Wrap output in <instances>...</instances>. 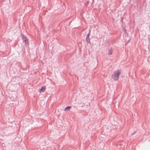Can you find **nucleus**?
I'll return each instance as SVG.
<instances>
[{"instance_id": "1", "label": "nucleus", "mask_w": 150, "mask_h": 150, "mask_svg": "<svg viewBox=\"0 0 150 150\" xmlns=\"http://www.w3.org/2000/svg\"><path fill=\"white\" fill-rule=\"evenodd\" d=\"M121 70H118L114 72L112 75V78L114 81H117L119 77L121 74Z\"/></svg>"}, {"instance_id": "2", "label": "nucleus", "mask_w": 150, "mask_h": 150, "mask_svg": "<svg viewBox=\"0 0 150 150\" xmlns=\"http://www.w3.org/2000/svg\"><path fill=\"white\" fill-rule=\"evenodd\" d=\"M22 39H23V41H24L25 42V45H26V44L28 45V41L27 40L26 37L25 36H24L22 37Z\"/></svg>"}, {"instance_id": "3", "label": "nucleus", "mask_w": 150, "mask_h": 150, "mask_svg": "<svg viewBox=\"0 0 150 150\" xmlns=\"http://www.w3.org/2000/svg\"><path fill=\"white\" fill-rule=\"evenodd\" d=\"M45 89V86H42L41 88L39 89V92H44Z\"/></svg>"}, {"instance_id": "4", "label": "nucleus", "mask_w": 150, "mask_h": 150, "mask_svg": "<svg viewBox=\"0 0 150 150\" xmlns=\"http://www.w3.org/2000/svg\"><path fill=\"white\" fill-rule=\"evenodd\" d=\"M112 54V50H110L109 51L108 54L109 55H111Z\"/></svg>"}, {"instance_id": "5", "label": "nucleus", "mask_w": 150, "mask_h": 150, "mask_svg": "<svg viewBox=\"0 0 150 150\" xmlns=\"http://www.w3.org/2000/svg\"><path fill=\"white\" fill-rule=\"evenodd\" d=\"M71 108V107L70 106H68L66 107V110H69Z\"/></svg>"}, {"instance_id": "6", "label": "nucleus", "mask_w": 150, "mask_h": 150, "mask_svg": "<svg viewBox=\"0 0 150 150\" xmlns=\"http://www.w3.org/2000/svg\"><path fill=\"white\" fill-rule=\"evenodd\" d=\"M89 35H90V33H89L87 35V36L86 37V38H89Z\"/></svg>"}, {"instance_id": "7", "label": "nucleus", "mask_w": 150, "mask_h": 150, "mask_svg": "<svg viewBox=\"0 0 150 150\" xmlns=\"http://www.w3.org/2000/svg\"><path fill=\"white\" fill-rule=\"evenodd\" d=\"M66 108H64V111H66Z\"/></svg>"}]
</instances>
